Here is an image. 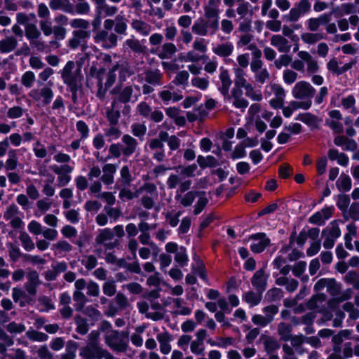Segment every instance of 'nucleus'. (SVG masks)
I'll list each match as a JSON object with an SVG mask.
<instances>
[{"label":"nucleus","instance_id":"f257e3e1","mask_svg":"<svg viewBox=\"0 0 359 359\" xmlns=\"http://www.w3.org/2000/svg\"><path fill=\"white\" fill-rule=\"evenodd\" d=\"M128 334L129 333L126 331H109L104 334V343L114 352L126 353L130 349L128 343Z\"/></svg>","mask_w":359,"mask_h":359},{"label":"nucleus","instance_id":"f03ea898","mask_svg":"<svg viewBox=\"0 0 359 359\" xmlns=\"http://www.w3.org/2000/svg\"><path fill=\"white\" fill-rule=\"evenodd\" d=\"M219 29V18H199L191 27L194 34L201 36H213Z\"/></svg>","mask_w":359,"mask_h":359},{"label":"nucleus","instance_id":"7ed1b4c3","mask_svg":"<svg viewBox=\"0 0 359 359\" xmlns=\"http://www.w3.org/2000/svg\"><path fill=\"white\" fill-rule=\"evenodd\" d=\"M25 36L34 51L43 53L48 48V46L42 39L41 31L35 24H29L25 27Z\"/></svg>","mask_w":359,"mask_h":359},{"label":"nucleus","instance_id":"20e7f679","mask_svg":"<svg viewBox=\"0 0 359 359\" xmlns=\"http://www.w3.org/2000/svg\"><path fill=\"white\" fill-rule=\"evenodd\" d=\"M135 88L139 91L140 88L135 86ZM112 93L116 95L112 101H116L117 104H128L129 102H135L139 99L140 93H137L134 91L133 86H126L118 89L116 87L112 90Z\"/></svg>","mask_w":359,"mask_h":359},{"label":"nucleus","instance_id":"39448f33","mask_svg":"<svg viewBox=\"0 0 359 359\" xmlns=\"http://www.w3.org/2000/svg\"><path fill=\"white\" fill-rule=\"evenodd\" d=\"M114 238L112 229L110 228H104L99 230L98 233L95 238V247L103 246L105 251L118 248L120 245L118 239Z\"/></svg>","mask_w":359,"mask_h":359},{"label":"nucleus","instance_id":"423d86ee","mask_svg":"<svg viewBox=\"0 0 359 359\" xmlns=\"http://www.w3.org/2000/svg\"><path fill=\"white\" fill-rule=\"evenodd\" d=\"M74 67V62L73 61H69L62 70L61 77L63 82L68 87L81 85L82 75L81 69L78 68L75 71H73Z\"/></svg>","mask_w":359,"mask_h":359},{"label":"nucleus","instance_id":"0eeeda50","mask_svg":"<svg viewBox=\"0 0 359 359\" xmlns=\"http://www.w3.org/2000/svg\"><path fill=\"white\" fill-rule=\"evenodd\" d=\"M341 236V231L337 221H332L330 226H327L322 231V237L324 238L323 247L325 249H331L334 247L335 241Z\"/></svg>","mask_w":359,"mask_h":359},{"label":"nucleus","instance_id":"6e6552de","mask_svg":"<svg viewBox=\"0 0 359 359\" xmlns=\"http://www.w3.org/2000/svg\"><path fill=\"white\" fill-rule=\"evenodd\" d=\"M95 43L104 49H110L117 46L118 36L109 31H98L93 37Z\"/></svg>","mask_w":359,"mask_h":359},{"label":"nucleus","instance_id":"1a4fd4ad","mask_svg":"<svg viewBox=\"0 0 359 359\" xmlns=\"http://www.w3.org/2000/svg\"><path fill=\"white\" fill-rule=\"evenodd\" d=\"M316 93L315 88L309 83L301 81L294 85L292 90L293 97L299 100H311Z\"/></svg>","mask_w":359,"mask_h":359},{"label":"nucleus","instance_id":"9d476101","mask_svg":"<svg viewBox=\"0 0 359 359\" xmlns=\"http://www.w3.org/2000/svg\"><path fill=\"white\" fill-rule=\"evenodd\" d=\"M20 211L15 203L8 205L4 212V219L6 221L10 222V225L12 228L19 229L23 227L24 222L19 217Z\"/></svg>","mask_w":359,"mask_h":359},{"label":"nucleus","instance_id":"9b49d317","mask_svg":"<svg viewBox=\"0 0 359 359\" xmlns=\"http://www.w3.org/2000/svg\"><path fill=\"white\" fill-rule=\"evenodd\" d=\"M51 170L57 175V182L59 187H65L71 181L70 174L73 172L74 168L68 164L53 165L50 166Z\"/></svg>","mask_w":359,"mask_h":359},{"label":"nucleus","instance_id":"f8f14e48","mask_svg":"<svg viewBox=\"0 0 359 359\" xmlns=\"http://www.w3.org/2000/svg\"><path fill=\"white\" fill-rule=\"evenodd\" d=\"M326 288L327 292L330 295L334 297L340 293L341 288V284L337 283L334 278H321L318 280L314 285L316 291H320Z\"/></svg>","mask_w":359,"mask_h":359},{"label":"nucleus","instance_id":"ddd939ff","mask_svg":"<svg viewBox=\"0 0 359 359\" xmlns=\"http://www.w3.org/2000/svg\"><path fill=\"white\" fill-rule=\"evenodd\" d=\"M29 95L36 101H41L43 105L50 103L53 98V90L48 86H43L41 89H33Z\"/></svg>","mask_w":359,"mask_h":359},{"label":"nucleus","instance_id":"4468645a","mask_svg":"<svg viewBox=\"0 0 359 359\" xmlns=\"http://www.w3.org/2000/svg\"><path fill=\"white\" fill-rule=\"evenodd\" d=\"M27 281L25 283V289L31 296H35L37 292V287L41 285L39 273L35 270L29 269L26 275Z\"/></svg>","mask_w":359,"mask_h":359},{"label":"nucleus","instance_id":"2eb2a0df","mask_svg":"<svg viewBox=\"0 0 359 359\" xmlns=\"http://www.w3.org/2000/svg\"><path fill=\"white\" fill-rule=\"evenodd\" d=\"M243 94L242 89L233 88L231 95L229 94L225 97L229 102H231L235 108L241 109L242 112H243L248 106V101L243 97Z\"/></svg>","mask_w":359,"mask_h":359},{"label":"nucleus","instance_id":"dca6fc26","mask_svg":"<svg viewBox=\"0 0 359 359\" xmlns=\"http://www.w3.org/2000/svg\"><path fill=\"white\" fill-rule=\"evenodd\" d=\"M269 275L266 273L264 268L257 270L251 278V283L258 292H264L267 287Z\"/></svg>","mask_w":359,"mask_h":359},{"label":"nucleus","instance_id":"f3484780","mask_svg":"<svg viewBox=\"0 0 359 359\" xmlns=\"http://www.w3.org/2000/svg\"><path fill=\"white\" fill-rule=\"evenodd\" d=\"M104 348L102 346L87 344L79 350V355L82 359H101Z\"/></svg>","mask_w":359,"mask_h":359},{"label":"nucleus","instance_id":"a211bd4d","mask_svg":"<svg viewBox=\"0 0 359 359\" xmlns=\"http://www.w3.org/2000/svg\"><path fill=\"white\" fill-rule=\"evenodd\" d=\"M250 239L255 241L250 246L253 252L260 253L270 245V239L266 237L264 233H257L250 236Z\"/></svg>","mask_w":359,"mask_h":359},{"label":"nucleus","instance_id":"6ab92c4d","mask_svg":"<svg viewBox=\"0 0 359 359\" xmlns=\"http://www.w3.org/2000/svg\"><path fill=\"white\" fill-rule=\"evenodd\" d=\"M334 211L333 207H326L320 211H318L309 218V222L312 224L322 226L325 224V220L329 219Z\"/></svg>","mask_w":359,"mask_h":359},{"label":"nucleus","instance_id":"aec40b11","mask_svg":"<svg viewBox=\"0 0 359 359\" xmlns=\"http://www.w3.org/2000/svg\"><path fill=\"white\" fill-rule=\"evenodd\" d=\"M263 64H250V69L255 76V81L260 84L265 83L270 79L268 69L263 67Z\"/></svg>","mask_w":359,"mask_h":359},{"label":"nucleus","instance_id":"412c9836","mask_svg":"<svg viewBox=\"0 0 359 359\" xmlns=\"http://www.w3.org/2000/svg\"><path fill=\"white\" fill-rule=\"evenodd\" d=\"M330 21V15L324 13L316 18H311L306 21L307 29L309 32H318L321 26Z\"/></svg>","mask_w":359,"mask_h":359},{"label":"nucleus","instance_id":"4be33fe9","mask_svg":"<svg viewBox=\"0 0 359 359\" xmlns=\"http://www.w3.org/2000/svg\"><path fill=\"white\" fill-rule=\"evenodd\" d=\"M123 155L125 156H130L133 154L137 147V140L133 137L131 135L126 134L121 138Z\"/></svg>","mask_w":359,"mask_h":359},{"label":"nucleus","instance_id":"5701e85b","mask_svg":"<svg viewBox=\"0 0 359 359\" xmlns=\"http://www.w3.org/2000/svg\"><path fill=\"white\" fill-rule=\"evenodd\" d=\"M176 46L172 43H165L161 47L157 48L155 50H151L152 53H155L161 59H170L177 52Z\"/></svg>","mask_w":359,"mask_h":359},{"label":"nucleus","instance_id":"b1692460","mask_svg":"<svg viewBox=\"0 0 359 359\" xmlns=\"http://www.w3.org/2000/svg\"><path fill=\"white\" fill-rule=\"evenodd\" d=\"M219 79V83L217 85L218 90L224 97H226L229 95V88L232 84V81L229 74V71L221 67Z\"/></svg>","mask_w":359,"mask_h":359},{"label":"nucleus","instance_id":"393cba45","mask_svg":"<svg viewBox=\"0 0 359 359\" xmlns=\"http://www.w3.org/2000/svg\"><path fill=\"white\" fill-rule=\"evenodd\" d=\"M270 43L273 46L276 48L280 53H287L291 48L289 41L280 34L273 35L270 39Z\"/></svg>","mask_w":359,"mask_h":359},{"label":"nucleus","instance_id":"a878e982","mask_svg":"<svg viewBox=\"0 0 359 359\" xmlns=\"http://www.w3.org/2000/svg\"><path fill=\"white\" fill-rule=\"evenodd\" d=\"M327 296L324 293H318L312 296L306 302V307L310 310H317L318 312H323L325 308V302Z\"/></svg>","mask_w":359,"mask_h":359},{"label":"nucleus","instance_id":"bb28decb","mask_svg":"<svg viewBox=\"0 0 359 359\" xmlns=\"http://www.w3.org/2000/svg\"><path fill=\"white\" fill-rule=\"evenodd\" d=\"M117 170V166L112 163H106L102 166L103 174L100 177L101 182L104 184L109 186L114 182V174Z\"/></svg>","mask_w":359,"mask_h":359},{"label":"nucleus","instance_id":"cd10ccee","mask_svg":"<svg viewBox=\"0 0 359 359\" xmlns=\"http://www.w3.org/2000/svg\"><path fill=\"white\" fill-rule=\"evenodd\" d=\"M121 107L116 101H112L110 107L106 109V118L109 125H118L121 117Z\"/></svg>","mask_w":359,"mask_h":359},{"label":"nucleus","instance_id":"c85d7f7f","mask_svg":"<svg viewBox=\"0 0 359 359\" xmlns=\"http://www.w3.org/2000/svg\"><path fill=\"white\" fill-rule=\"evenodd\" d=\"M298 56L306 63V70L309 74H313L318 71L319 66L318 62L313 58L309 52L304 50L299 51Z\"/></svg>","mask_w":359,"mask_h":359},{"label":"nucleus","instance_id":"c756f323","mask_svg":"<svg viewBox=\"0 0 359 359\" xmlns=\"http://www.w3.org/2000/svg\"><path fill=\"white\" fill-rule=\"evenodd\" d=\"M163 74L158 69H147L144 72V81L146 83L156 86H161L163 84Z\"/></svg>","mask_w":359,"mask_h":359},{"label":"nucleus","instance_id":"7c9ffc66","mask_svg":"<svg viewBox=\"0 0 359 359\" xmlns=\"http://www.w3.org/2000/svg\"><path fill=\"white\" fill-rule=\"evenodd\" d=\"M201 191H189L185 194H175V200L183 207H189L192 205L196 197L201 195Z\"/></svg>","mask_w":359,"mask_h":359},{"label":"nucleus","instance_id":"2f4dec72","mask_svg":"<svg viewBox=\"0 0 359 359\" xmlns=\"http://www.w3.org/2000/svg\"><path fill=\"white\" fill-rule=\"evenodd\" d=\"M18 45V39L14 36H7L0 40V53H11L17 48Z\"/></svg>","mask_w":359,"mask_h":359},{"label":"nucleus","instance_id":"473e14b6","mask_svg":"<svg viewBox=\"0 0 359 359\" xmlns=\"http://www.w3.org/2000/svg\"><path fill=\"white\" fill-rule=\"evenodd\" d=\"M123 46L137 54H145L147 50V46L143 45L139 39L134 37L126 39Z\"/></svg>","mask_w":359,"mask_h":359},{"label":"nucleus","instance_id":"72a5a7b5","mask_svg":"<svg viewBox=\"0 0 359 359\" xmlns=\"http://www.w3.org/2000/svg\"><path fill=\"white\" fill-rule=\"evenodd\" d=\"M156 339L160 344L161 352L164 355L168 354L171 351V334L167 331L163 332L156 335Z\"/></svg>","mask_w":359,"mask_h":359},{"label":"nucleus","instance_id":"f704fd0d","mask_svg":"<svg viewBox=\"0 0 359 359\" xmlns=\"http://www.w3.org/2000/svg\"><path fill=\"white\" fill-rule=\"evenodd\" d=\"M221 0H208L204 6V16L205 18H219V6Z\"/></svg>","mask_w":359,"mask_h":359},{"label":"nucleus","instance_id":"c9c22d12","mask_svg":"<svg viewBox=\"0 0 359 359\" xmlns=\"http://www.w3.org/2000/svg\"><path fill=\"white\" fill-rule=\"evenodd\" d=\"M72 37L69 40L68 46L73 49L78 48L81 43L90 36V32L86 30H74Z\"/></svg>","mask_w":359,"mask_h":359},{"label":"nucleus","instance_id":"e433bc0d","mask_svg":"<svg viewBox=\"0 0 359 359\" xmlns=\"http://www.w3.org/2000/svg\"><path fill=\"white\" fill-rule=\"evenodd\" d=\"M132 28L142 36H147L152 31L151 25L139 19H133L131 22Z\"/></svg>","mask_w":359,"mask_h":359},{"label":"nucleus","instance_id":"4c0bfd02","mask_svg":"<svg viewBox=\"0 0 359 359\" xmlns=\"http://www.w3.org/2000/svg\"><path fill=\"white\" fill-rule=\"evenodd\" d=\"M326 35L323 32H304L301 34L302 41L306 44H315L318 41L325 39Z\"/></svg>","mask_w":359,"mask_h":359},{"label":"nucleus","instance_id":"58836bf2","mask_svg":"<svg viewBox=\"0 0 359 359\" xmlns=\"http://www.w3.org/2000/svg\"><path fill=\"white\" fill-rule=\"evenodd\" d=\"M277 332L280 340L288 341L292 335V326L288 323L280 322L277 325Z\"/></svg>","mask_w":359,"mask_h":359},{"label":"nucleus","instance_id":"ea45409f","mask_svg":"<svg viewBox=\"0 0 359 359\" xmlns=\"http://www.w3.org/2000/svg\"><path fill=\"white\" fill-rule=\"evenodd\" d=\"M233 71L235 75L233 88H238V89L245 88L250 84L245 79V72L243 69L234 67Z\"/></svg>","mask_w":359,"mask_h":359},{"label":"nucleus","instance_id":"a19ab883","mask_svg":"<svg viewBox=\"0 0 359 359\" xmlns=\"http://www.w3.org/2000/svg\"><path fill=\"white\" fill-rule=\"evenodd\" d=\"M212 51L218 56L223 57H229L233 51V46L230 42L220 43L212 48Z\"/></svg>","mask_w":359,"mask_h":359},{"label":"nucleus","instance_id":"79ce46f5","mask_svg":"<svg viewBox=\"0 0 359 359\" xmlns=\"http://www.w3.org/2000/svg\"><path fill=\"white\" fill-rule=\"evenodd\" d=\"M19 164L18 157L16 150H10L8 153V158L4 163V167L6 172L15 170Z\"/></svg>","mask_w":359,"mask_h":359},{"label":"nucleus","instance_id":"37998d69","mask_svg":"<svg viewBox=\"0 0 359 359\" xmlns=\"http://www.w3.org/2000/svg\"><path fill=\"white\" fill-rule=\"evenodd\" d=\"M262 293L257 291H248L243 294V299L250 306H255L260 303Z\"/></svg>","mask_w":359,"mask_h":359},{"label":"nucleus","instance_id":"c03bdc74","mask_svg":"<svg viewBox=\"0 0 359 359\" xmlns=\"http://www.w3.org/2000/svg\"><path fill=\"white\" fill-rule=\"evenodd\" d=\"M138 196L141 194L158 197V190L155 184L146 182L137 189Z\"/></svg>","mask_w":359,"mask_h":359},{"label":"nucleus","instance_id":"a18cd8bd","mask_svg":"<svg viewBox=\"0 0 359 359\" xmlns=\"http://www.w3.org/2000/svg\"><path fill=\"white\" fill-rule=\"evenodd\" d=\"M73 299L75 302L74 307L76 311H81L88 302V297L81 291H74Z\"/></svg>","mask_w":359,"mask_h":359},{"label":"nucleus","instance_id":"49530a36","mask_svg":"<svg viewBox=\"0 0 359 359\" xmlns=\"http://www.w3.org/2000/svg\"><path fill=\"white\" fill-rule=\"evenodd\" d=\"M263 344L267 354L273 353L280 346L278 341L273 337H266L263 341Z\"/></svg>","mask_w":359,"mask_h":359},{"label":"nucleus","instance_id":"de8ad7c7","mask_svg":"<svg viewBox=\"0 0 359 359\" xmlns=\"http://www.w3.org/2000/svg\"><path fill=\"white\" fill-rule=\"evenodd\" d=\"M127 19L121 15L116 16L114 20V31L118 34H126L128 28Z\"/></svg>","mask_w":359,"mask_h":359},{"label":"nucleus","instance_id":"09e8293b","mask_svg":"<svg viewBox=\"0 0 359 359\" xmlns=\"http://www.w3.org/2000/svg\"><path fill=\"white\" fill-rule=\"evenodd\" d=\"M297 119L312 127H317L320 122V120L316 115L308 112L300 114Z\"/></svg>","mask_w":359,"mask_h":359},{"label":"nucleus","instance_id":"8fccbe9b","mask_svg":"<svg viewBox=\"0 0 359 359\" xmlns=\"http://www.w3.org/2000/svg\"><path fill=\"white\" fill-rule=\"evenodd\" d=\"M19 239L22 248L27 252L34 249L35 245L30 236L25 231L20 233Z\"/></svg>","mask_w":359,"mask_h":359},{"label":"nucleus","instance_id":"3c124183","mask_svg":"<svg viewBox=\"0 0 359 359\" xmlns=\"http://www.w3.org/2000/svg\"><path fill=\"white\" fill-rule=\"evenodd\" d=\"M115 188L120 190L118 196L123 201H130L134 198L138 197L137 191L135 193H133L130 189L126 188V187L119 185L118 183H116Z\"/></svg>","mask_w":359,"mask_h":359},{"label":"nucleus","instance_id":"603ef678","mask_svg":"<svg viewBox=\"0 0 359 359\" xmlns=\"http://www.w3.org/2000/svg\"><path fill=\"white\" fill-rule=\"evenodd\" d=\"M336 184L340 191H348L351 188V180L348 175L341 174L337 180Z\"/></svg>","mask_w":359,"mask_h":359},{"label":"nucleus","instance_id":"864d4df0","mask_svg":"<svg viewBox=\"0 0 359 359\" xmlns=\"http://www.w3.org/2000/svg\"><path fill=\"white\" fill-rule=\"evenodd\" d=\"M121 178L118 180L117 183L123 187H128L130 185L132 182V176L129 170V168L127 165L122 167L120 171Z\"/></svg>","mask_w":359,"mask_h":359},{"label":"nucleus","instance_id":"5fc2aeb1","mask_svg":"<svg viewBox=\"0 0 359 359\" xmlns=\"http://www.w3.org/2000/svg\"><path fill=\"white\" fill-rule=\"evenodd\" d=\"M81 264L85 267V269L89 271L94 269L97 264V259L93 255H86L83 256L81 261Z\"/></svg>","mask_w":359,"mask_h":359},{"label":"nucleus","instance_id":"6e6d98bb","mask_svg":"<svg viewBox=\"0 0 359 359\" xmlns=\"http://www.w3.org/2000/svg\"><path fill=\"white\" fill-rule=\"evenodd\" d=\"M175 261L178 263V264L183 267L186 266L189 261V257L187 252L186 248L181 246L180 247L179 250L176 252L175 255Z\"/></svg>","mask_w":359,"mask_h":359},{"label":"nucleus","instance_id":"4d7b16f0","mask_svg":"<svg viewBox=\"0 0 359 359\" xmlns=\"http://www.w3.org/2000/svg\"><path fill=\"white\" fill-rule=\"evenodd\" d=\"M347 284L352 285L355 290H359V273L355 271H348L344 276Z\"/></svg>","mask_w":359,"mask_h":359},{"label":"nucleus","instance_id":"13d9d810","mask_svg":"<svg viewBox=\"0 0 359 359\" xmlns=\"http://www.w3.org/2000/svg\"><path fill=\"white\" fill-rule=\"evenodd\" d=\"M308 238V235L305 230H302L297 236L296 231H293L290 236V244H292L296 241L299 247H303L306 243Z\"/></svg>","mask_w":359,"mask_h":359},{"label":"nucleus","instance_id":"bf43d9fd","mask_svg":"<svg viewBox=\"0 0 359 359\" xmlns=\"http://www.w3.org/2000/svg\"><path fill=\"white\" fill-rule=\"evenodd\" d=\"M201 192V194L199 196H198V199L194 207L193 212L196 215H199L208 203V199L205 196V192Z\"/></svg>","mask_w":359,"mask_h":359},{"label":"nucleus","instance_id":"052dcab7","mask_svg":"<svg viewBox=\"0 0 359 359\" xmlns=\"http://www.w3.org/2000/svg\"><path fill=\"white\" fill-rule=\"evenodd\" d=\"M63 215L68 222L74 224L79 223L81 219L79 208L65 210L63 212Z\"/></svg>","mask_w":359,"mask_h":359},{"label":"nucleus","instance_id":"680f3d73","mask_svg":"<svg viewBox=\"0 0 359 359\" xmlns=\"http://www.w3.org/2000/svg\"><path fill=\"white\" fill-rule=\"evenodd\" d=\"M122 132L118 125H109V127L104 130V135L109 140H117L121 136Z\"/></svg>","mask_w":359,"mask_h":359},{"label":"nucleus","instance_id":"e2e57ef3","mask_svg":"<svg viewBox=\"0 0 359 359\" xmlns=\"http://www.w3.org/2000/svg\"><path fill=\"white\" fill-rule=\"evenodd\" d=\"M36 76L33 72L27 71L21 77V83L27 88H30L35 82Z\"/></svg>","mask_w":359,"mask_h":359},{"label":"nucleus","instance_id":"0e129e2a","mask_svg":"<svg viewBox=\"0 0 359 359\" xmlns=\"http://www.w3.org/2000/svg\"><path fill=\"white\" fill-rule=\"evenodd\" d=\"M182 215L181 211H177L174 213L172 211H168L165 215V218L166 222L172 227H175L177 226L180 222V217Z\"/></svg>","mask_w":359,"mask_h":359},{"label":"nucleus","instance_id":"69168bd1","mask_svg":"<svg viewBox=\"0 0 359 359\" xmlns=\"http://www.w3.org/2000/svg\"><path fill=\"white\" fill-rule=\"evenodd\" d=\"M86 296L91 297H97L100 295V286L94 280L88 281L86 286Z\"/></svg>","mask_w":359,"mask_h":359},{"label":"nucleus","instance_id":"338daca9","mask_svg":"<svg viewBox=\"0 0 359 359\" xmlns=\"http://www.w3.org/2000/svg\"><path fill=\"white\" fill-rule=\"evenodd\" d=\"M76 325V332L82 335L86 334L89 330L88 324L86 319L80 316H77L75 318Z\"/></svg>","mask_w":359,"mask_h":359},{"label":"nucleus","instance_id":"774afa93","mask_svg":"<svg viewBox=\"0 0 359 359\" xmlns=\"http://www.w3.org/2000/svg\"><path fill=\"white\" fill-rule=\"evenodd\" d=\"M190 351L196 355H203L205 351L204 342L197 339L192 340L190 344Z\"/></svg>","mask_w":359,"mask_h":359}]
</instances>
